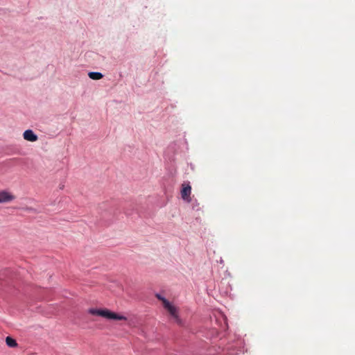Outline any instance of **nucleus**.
Returning a JSON list of instances; mask_svg holds the SVG:
<instances>
[{
    "label": "nucleus",
    "instance_id": "3",
    "mask_svg": "<svg viewBox=\"0 0 355 355\" xmlns=\"http://www.w3.org/2000/svg\"><path fill=\"white\" fill-rule=\"evenodd\" d=\"M191 186L190 185L189 182H184L182 184V188L180 191V194L182 198L184 201L187 202H190L191 201Z\"/></svg>",
    "mask_w": 355,
    "mask_h": 355
},
{
    "label": "nucleus",
    "instance_id": "5",
    "mask_svg": "<svg viewBox=\"0 0 355 355\" xmlns=\"http://www.w3.org/2000/svg\"><path fill=\"white\" fill-rule=\"evenodd\" d=\"M23 135H24V138L25 140L30 141H35L38 139L37 135L31 130H25Z\"/></svg>",
    "mask_w": 355,
    "mask_h": 355
},
{
    "label": "nucleus",
    "instance_id": "2",
    "mask_svg": "<svg viewBox=\"0 0 355 355\" xmlns=\"http://www.w3.org/2000/svg\"><path fill=\"white\" fill-rule=\"evenodd\" d=\"M164 308L167 311L171 316L173 317L175 321L180 325L182 321L178 315V308L175 306V305L171 304L168 300L164 301Z\"/></svg>",
    "mask_w": 355,
    "mask_h": 355
},
{
    "label": "nucleus",
    "instance_id": "6",
    "mask_svg": "<svg viewBox=\"0 0 355 355\" xmlns=\"http://www.w3.org/2000/svg\"><path fill=\"white\" fill-rule=\"evenodd\" d=\"M6 345L10 347H17V342L12 337L7 336L6 338Z\"/></svg>",
    "mask_w": 355,
    "mask_h": 355
},
{
    "label": "nucleus",
    "instance_id": "7",
    "mask_svg": "<svg viewBox=\"0 0 355 355\" xmlns=\"http://www.w3.org/2000/svg\"><path fill=\"white\" fill-rule=\"evenodd\" d=\"M89 76L90 78L94 79V80H98L102 78L103 74L101 72H89Z\"/></svg>",
    "mask_w": 355,
    "mask_h": 355
},
{
    "label": "nucleus",
    "instance_id": "4",
    "mask_svg": "<svg viewBox=\"0 0 355 355\" xmlns=\"http://www.w3.org/2000/svg\"><path fill=\"white\" fill-rule=\"evenodd\" d=\"M15 196L11 194V193L6 191H0V203L8 202L14 200Z\"/></svg>",
    "mask_w": 355,
    "mask_h": 355
},
{
    "label": "nucleus",
    "instance_id": "8",
    "mask_svg": "<svg viewBox=\"0 0 355 355\" xmlns=\"http://www.w3.org/2000/svg\"><path fill=\"white\" fill-rule=\"evenodd\" d=\"M156 297L159 300H161V302H162V305L163 306H164V300H167L166 298H164V297L162 296L160 294H156Z\"/></svg>",
    "mask_w": 355,
    "mask_h": 355
},
{
    "label": "nucleus",
    "instance_id": "1",
    "mask_svg": "<svg viewBox=\"0 0 355 355\" xmlns=\"http://www.w3.org/2000/svg\"><path fill=\"white\" fill-rule=\"evenodd\" d=\"M90 315L101 316L108 320H126L127 318L123 315L116 314V313L111 311L108 309H96V308H89L87 311Z\"/></svg>",
    "mask_w": 355,
    "mask_h": 355
}]
</instances>
